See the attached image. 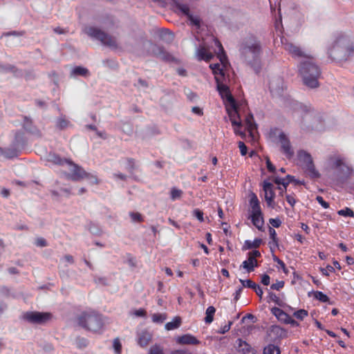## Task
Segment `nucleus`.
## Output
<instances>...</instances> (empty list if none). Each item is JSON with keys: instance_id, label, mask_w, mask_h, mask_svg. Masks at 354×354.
<instances>
[{"instance_id": "obj_24", "label": "nucleus", "mask_w": 354, "mask_h": 354, "mask_svg": "<svg viewBox=\"0 0 354 354\" xmlns=\"http://www.w3.org/2000/svg\"><path fill=\"white\" fill-rule=\"evenodd\" d=\"M241 266L247 270L248 272H251L254 271L255 267L258 266V263L257 259H254L253 257L248 256V259L244 261Z\"/></svg>"}, {"instance_id": "obj_18", "label": "nucleus", "mask_w": 354, "mask_h": 354, "mask_svg": "<svg viewBox=\"0 0 354 354\" xmlns=\"http://www.w3.org/2000/svg\"><path fill=\"white\" fill-rule=\"evenodd\" d=\"M271 313L274 315L277 319L284 324H287L290 316L285 313L283 310L277 307H273L271 308Z\"/></svg>"}, {"instance_id": "obj_56", "label": "nucleus", "mask_w": 354, "mask_h": 354, "mask_svg": "<svg viewBox=\"0 0 354 354\" xmlns=\"http://www.w3.org/2000/svg\"><path fill=\"white\" fill-rule=\"evenodd\" d=\"M239 148L242 156H245L247 154L248 148L243 142L240 141L239 142Z\"/></svg>"}, {"instance_id": "obj_58", "label": "nucleus", "mask_w": 354, "mask_h": 354, "mask_svg": "<svg viewBox=\"0 0 354 354\" xmlns=\"http://www.w3.org/2000/svg\"><path fill=\"white\" fill-rule=\"evenodd\" d=\"M269 223L274 227H279L281 225V221L279 218H270Z\"/></svg>"}, {"instance_id": "obj_30", "label": "nucleus", "mask_w": 354, "mask_h": 354, "mask_svg": "<svg viewBox=\"0 0 354 354\" xmlns=\"http://www.w3.org/2000/svg\"><path fill=\"white\" fill-rule=\"evenodd\" d=\"M49 161L57 165H64L65 163L68 164V161H71V160L62 158L59 155L54 153L50 155Z\"/></svg>"}, {"instance_id": "obj_43", "label": "nucleus", "mask_w": 354, "mask_h": 354, "mask_svg": "<svg viewBox=\"0 0 354 354\" xmlns=\"http://www.w3.org/2000/svg\"><path fill=\"white\" fill-rule=\"evenodd\" d=\"M69 124V121H68L64 118H59L57 121V127L59 129H66Z\"/></svg>"}, {"instance_id": "obj_2", "label": "nucleus", "mask_w": 354, "mask_h": 354, "mask_svg": "<svg viewBox=\"0 0 354 354\" xmlns=\"http://www.w3.org/2000/svg\"><path fill=\"white\" fill-rule=\"evenodd\" d=\"M75 321L80 327L94 333L100 331L104 325L103 316L92 308L82 311L76 316Z\"/></svg>"}, {"instance_id": "obj_40", "label": "nucleus", "mask_w": 354, "mask_h": 354, "mask_svg": "<svg viewBox=\"0 0 354 354\" xmlns=\"http://www.w3.org/2000/svg\"><path fill=\"white\" fill-rule=\"evenodd\" d=\"M272 259H273V261L274 262H276L279 266V267L281 268L283 272L287 274L288 273V270L286 268L285 263L282 260H281L279 257H277L276 255H273Z\"/></svg>"}, {"instance_id": "obj_33", "label": "nucleus", "mask_w": 354, "mask_h": 354, "mask_svg": "<svg viewBox=\"0 0 354 354\" xmlns=\"http://www.w3.org/2000/svg\"><path fill=\"white\" fill-rule=\"evenodd\" d=\"M263 354H281V351L277 346L270 344L264 348Z\"/></svg>"}, {"instance_id": "obj_64", "label": "nucleus", "mask_w": 354, "mask_h": 354, "mask_svg": "<svg viewBox=\"0 0 354 354\" xmlns=\"http://www.w3.org/2000/svg\"><path fill=\"white\" fill-rule=\"evenodd\" d=\"M171 354H192V353L187 350H174Z\"/></svg>"}, {"instance_id": "obj_26", "label": "nucleus", "mask_w": 354, "mask_h": 354, "mask_svg": "<svg viewBox=\"0 0 354 354\" xmlns=\"http://www.w3.org/2000/svg\"><path fill=\"white\" fill-rule=\"evenodd\" d=\"M246 129L249 132L250 136L254 137L253 131L257 129V124L254 121V118L252 114H249L245 118Z\"/></svg>"}, {"instance_id": "obj_3", "label": "nucleus", "mask_w": 354, "mask_h": 354, "mask_svg": "<svg viewBox=\"0 0 354 354\" xmlns=\"http://www.w3.org/2000/svg\"><path fill=\"white\" fill-rule=\"evenodd\" d=\"M299 73L306 86L315 88L319 86L318 80L321 75V70L312 56L300 62Z\"/></svg>"}, {"instance_id": "obj_21", "label": "nucleus", "mask_w": 354, "mask_h": 354, "mask_svg": "<svg viewBox=\"0 0 354 354\" xmlns=\"http://www.w3.org/2000/svg\"><path fill=\"white\" fill-rule=\"evenodd\" d=\"M269 234L271 239L269 241L268 245L271 252L273 253L274 250L279 247V239L277 238V232L275 230L271 227H269Z\"/></svg>"}, {"instance_id": "obj_1", "label": "nucleus", "mask_w": 354, "mask_h": 354, "mask_svg": "<svg viewBox=\"0 0 354 354\" xmlns=\"http://www.w3.org/2000/svg\"><path fill=\"white\" fill-rule=\"evenodd\" d=\"M327 53L334 61H346L354 55V42L344 32H337L333 35Z\"/></svg>"}, {"instance_id": "obj_55", "label": "nucleus", "mask_w": 354, "mask_h": 354, "mask_svg": "<svg viewBox=\"0 0 354 354\" xmlns=\"http://www.w3.org/2000/svg\"><path fill=\"white\" fill-rule=\"evenodd\" d=\"M316 201L324 208L327 209L329 207V203L325 201L322 196H317L316 197Z\"/></svg>"}, {"instance_id": "obj_27", "label": "nucleus", "mask_w": 354, "mask_h": 354, "mask_svg": "<svg viewBox=\"0 0 354 354\" xmlns=\"http://www.w3.org/2000/svg\"><path fill=\"white\" fill-rule=\"evenodd\" d=\"M262 243V239L256 238L254 241L246 240L244 243L243 249L250 250L252 248H258Z\"/></svg>"}, {"instance_id": "obj_19", "label": "nucleus", "mask_w": 354, "mask_h": 354, "mask_svg": "<svg viewBox=\"0 0 354 354\" xmlns=\"http://www.w3.org/2000/svg\"><path fill=\"white\" fill-rule=\"evenodd\" d=\"M152 339V335L145 330L138 334V344L140 346L146 347Z\"/></svg>"}, {"instance_id": "obj_62", "label": "nucleus", "mask_w": 354, "mask_h": 354, "mask_svg": "<svg viewBox=\"0 0 354 354\" xmlns=\"http://www.w3.org/2000/svg\"><path fill=\"white\" fill-rule=\"evenodd\" d=\"M186 95L190 101H194L197 97V95L191 90H188Z\"/></svg>"}, {"instance_id": "obj_10", "label": "nucleus", "mask_w": 354, "mask_h": 354, "mask_svg": "<svg viewBox=\"0 0 354 354\" xmlns=\"http://www.w3.org/2000/svg\"><path fill=\"white\" fill-rule=\"evenodd\" d=\"M232 109L227 110L228 114L230 117V120L232 122V126L236 127H234V133L236 134H239L241 136H243L245 134L239 131V128L241 127V121L240 119L239 114L238 113L236 104L235 103L234 106H231Z\"/></svg>"}, {"instance_id": "obj_12", "label": "nucleus", "mask_w": 354, "mask_h": 354, "mask_svg": "<svg viewBox=\"0 0 354 354\" xmlns=\"http://www.w3.org/2000/svg\"><path fill=\"white\" fill-rule=\"evenodd\" d=\"M283 45L285 50L295 58H302L303 60H306L308 57H311L303 51L299 47L292 43H283Z\"/></svg>"}, {"instance_id": "obj_48", "label": "nucleus", "mask_w": 354, "mask_h": 354, "mask_svg": "<svg viewBox=\"0 0 354 354\" xmlns=\"http://www.w3.org/2000/svg\"><path fill=\"white\" fill-rule=\"evenodd\" d=\"M286 199L287 202L290 205L291 207H294L297 203L295 194H289L286 195Z\"/></svg>"}, {"instance_id": "obj_54", "label": "nucleus", "mask_w": 354, "mask_h": 354, "mask_svg": "<svg viewBox=\"0 0 354 354\" xmlns=\"http://www.w3.org/2000/svg\"><path fill=\"white\" fill-rule=\"evenodd\" d=\"M187 17L193 25L199 26L200 19L198 17H194L191 13H189Z\"/></svg>"}, {"instance_id": "obj_4", "label": "nucleus", "mask_w": 354, "mask_h": 354, "mask_svg": "<svg viewBox=\"0 0 354 354\" xmlns=\"http://www.w3.org/2000/svg\"><path fill=\"white\" fill-rule=\"evenodd\" d=\"M298 161L304 169V172L310 178H318L320 174L315 169L311 155L304 150H300L297 152Z\"/></svg>"}, {"instance_id": "obj_28", "label": "nucleus", "mask_w": 354, "mask_h": 354, "mask_svg": "<svg viewBox=\"0 0 354 354\" xmlns=\"http://www.w3.org/2000/svg\"><path fill=\"white\" fill-rule=\"evenodd\" d=\"M209 67L212 70V73L215 76V80H216V77H220L221 79L225 78V74L223 68L221 67L220 64H210Z\"/></svg>"}, {"instance_id": "obj_61", "label": "nucleus", "mask_w": 354, "mask_h": 354, "mask_svg": "<svg viewBox=\"0 0 354 354\" xmlns=\"http://www.w3.org/2000/svg\"><path fill=\"white\" fill-rule=\"evenodd\" d=\"M32 124V121L28 120L27 118H25V120H24V127L25 129H26L27 131H31V126Z\"/></svg>"}, {"instance_id": "obj_39", "label": "nucleus", "mask_w": 354, "mask_h": 354, "mask_svg": "<svg viewBox=\"0 0 354 354\" xmlns=\"http://www.w3.org/2000/svg\"><path fill=\"white\" fill-rule=\"evenodd\" d=\"M308 315V311L304 309H299L293 313V316L299 320H303Z\"/></svg>"}, {"instance_id": "obj_23", "label": "nucleus", "mask_w": 354, "mask_h": 354, "mask_svg": "<svg viewBox=\"0 0 354 354\" xmlns=\"http://www.w3.org/2000/svg\"><path fill=\"white\" fill-rule=\"evenodd\" d=\"M197 56L199 60L209 62L213 58L212 53L209 52L205 47H200L197 50Z\"/></svg>"}, {"instance_id": "obj_37", "label": "nucleus", "mask_w": 354, "mask_h": 354, "mask_svg": "<svg viewBox=\"0 0 354 354\" xmlns=\"http://www.w3.org/2000/svg\"><path fill=\"white\" fill-rule=\"evenodd\" d=\"M183 195V191L181 189L173 187L170 192V197L172 201H176L180 198Z\"/></svg>"}, {"instance_id": "obj_47", "label": "nucleus", "mask_w": 354, "mask_h": 354, "mask_svg": "<svg viewBox=\"0 0 354 354\" xmlns=\"http://www.w3.org/2000/svg\"><path fill=\"white\" fill-rule=\"evenodd\" d=\"M127 169L130 173H132L136 168L135 160L133 158H129L127 159Z\"/></svg>"}, {"instance_id": "obj_49", "label": "nucleus", "mask_w": 354, "mask_h": 354, "mask_svg": "<svg viewBox=\"0 0 354 354\" xmlns=\"http://www.w3.org/2000/svg\"><path fill=\"white\" fill-rule=\"evenodd\" d=\"M113 348L116 354H121L122 344L118 339H115L113 341Z\"/></svg>"}, {"instance_id": "obj_16", "label": "nucleus", "mask_w": 354, "mask_h": 354, "mask_svg": "<svg viewBox=\"0 0 354 354\" xmlns=\"http://www.w3.org/2000/svg\"><path fill=\"white\" fill-rule=\"evenodd\" d=\"M176 342L181 345H197L200 343L199 340L191 334H185L178 337Z\"/></svg>"}, {"instance_id": "obj_31", "label": "nucleus", "mask_w": 354, "mask_h": 354, "mask_svg": "<svg viewBox=\"0 0 354 354\" xmlns=\"http://www.w3.org/2000/svg\"><path fill=\"white\" fill-rule=\"evenodd\" d=\"M215 44L219 49V53H218V57L219 58L221 64L223 66H225V62H227V56L225 53L224 48H223L221 43L218 40H216Z\"/></svg>"}, {"instance_id": "obj_34", "label": "nucleus", "mask_w": 354, "mask_h": 354, "mask_svg": "<svg viewBox=\"0 0 354 354\" xmlns=\"http://www.w3.org/2000/svg\"><path fill=\"white\" fill-rule=\"evenodd\" d=\"M73 75L87 76L89 75V71L87 68L82 66H76L71 71Z\"/></svg>"}, {"instance_id": "obj_29", "label": "nucleus", "mask_w": 354, "mask_h": 354, "mask_svg": "<svg viewBox=\"0 0 354 354\" xmlns=\"http://www.w3.org/2000/svg\"><path fill=\"white\" fill-rule=\"evenodd\" d=\"M216 313V308L214 306H209L205 311V317L204 321L206 324H209L214 320V316Z\"/></svg>"}, {"instance_id": "obj_36", "label": "nucleus", "mask_w": 354, "mask_h": 354, "mask_svg": "<svg viewBox=\"0 0 354 354\" xmlns=\"http://www.w3.org/2000/svg\"><path fill=\"white\" fill-rule=\"evenodd\" d=\"M148 354H165L163 348L157 344L151 346L149 350Z\"/></svg>"}, {"instance_id": "obj_6", "label": "nucleus", "mask_w": 354, "mask_h": 354, "mask_svg": "<svg viewBox=\"0 0 354 354\" xmlns=\"http://www.w3.org/2000/svg\"><path fill=\"white\" fill-rule=\"evenodd\" d=\"M261 52L260 43L254 37H250L246 40L241 48V53L246 59L249 58V55L251 54L252 58L255 60L259 57Z\"/></svg>"}, {"instance_id": "obj_38", "label": "nucleus", "mask_w": 354, "mask_h": 354, "mask_svg": "<svg viewBox=\"0 0 354 354\" xmlns=\"http://www.w3.org/2000/svg\"><path fill=\"white\" fill-rule=\"evenodd\" d=\"M314 297L317 300L322 302H328L329 301V297L321 291H316L314 292Z\"/></svg>"}, {"instance_id": "obj_8", "label": "nucleus", "mask_w": 354, "mask_h": 354, "mask_svg": "<svg viewBox=\"0 0 354 354\" xmlns=\"http://www.w3.org/2000/svg\"><path fill=\"white\" fill-rule=\"evenodd\" d=\"M68 165L72 166L69 174H66V178L73 181H80L84 178H87L90 174L87 173L82 167L74 163L72 160L68 161Z\"/></svg>"}, {"instance_id": "obj_59", "label": "nucleus", "mask_w": 354, "mask_h": 354, "mask_svg": "<svg viewBox=\"0 0 354 354\" xmlns=\"http://www.w3.org/2000/svg\"><path fill=\"white\" fill-rule=\"evenodd\" d=\"M261 282L264 285V286H268L270 284V277L268 274H264L261 276Z\"/></svg>"}, {"instance_id": "obj_9", "label": "nucleus", "mask_w": 354, "mask_h": 354, "mask_svg": "<svg viewBox=\"0 0 354 354\" xmlns=\"http://www.w3.org/2000/svg\"><path fill=\"white\" fill-rule=\"evenodd\" d=\"M223 79H221L220 77H216V82L217 91L222 99L225 100L231 106H234L235 100L233 97L229 87L223 83Z\"/></svg>"}, {"instance_id": "obj_45", "label": "nucleus", "mask_w": 354, "mask_h": 354, "mask_svg": "<svg viewBox=\"0 0 354 354\" xmlns=\"http://www.w3.org/2000/svg\"><path fill=\"white\" fill-rule=\"evenodd\" d=\"M239 281L242 284L243 287L249 288H252V289L255 288L256 283H254V281H252L250 279H247V280L239 279Z\"/></svg>"}, {"instance_id": "obj_60", "label": "nucleus", "mask_w": 354, "mask_h": 354, "mask_svg": "<svg viewBox=\"0 0 354 354\" xmlns=\"http://www.w3.org/2000/svg\"><path fill=\"white\" fill-rule=\"evenodd\" d=\"M253 290H254L256 294L261 299L263 294L262 288L258 284L256 283L255 288H254Z\"/></svg>"}, {"instance_id": "obj_14", "label": "nucleus", "mask_w": 354, "mask_h": 354, "mask_svg": "<svg viewBox=\"0 0 354 354\" xmlns=\"http://www.w3.org/2000/svg\"><path fill=\"white\" fill-rule=\"evenodd\" d=\"M334 168L338 169L344 178H348L353 174V169L349 166L344 164L343 160L340 158H337L333 163Z\"/></svg>"}, {"instance_id": "obj_22", "label": "nucleus", "mask_w": 354, "mask_h": 354, "mask_svg": "<svg viewBox=\"0 0 354 354\" xmlns=\"http://www.w3.org/2000/svg\"><path fill=\"white\" fill-rule=\"evenodd\" d=\"M173 4L175 11L178 14L187 16L190 13L189 6L187 4L180 3L179 0H173Z\"/></svg>"}, {"instance_id": "obj_50", "label": "nucleus", "mask_w": 354, "mask_h": 354, "mask_svg": "<svg viewBox=\"0 0 354 354\" xmlns=\"http://www.w3.org/2000/svg\"><path fill=\"white\" fill-rule=\"evenodd\" d=\"M268 298L270 301L274 302L277 305H281L279 297L274 292H270L268 294Z\"/></svg>"}, {"instance_id": "obj_53", "label": "nucleus", "mask_w": 354, "mask_h": 354, "mask_svg": "<svg viewBox=\"0 0 354 354\" xmlns=\"http://www.w3.org/2000/svg\"><path fill=\"white\" fill-rule=\"evenodd\" d=\"M35 243L38 247H46L48 245L46 239L43 237L37 238Z\"/></svg>"}, {"instance_id": "obj_35", "label": "nucleus", "mask_w": 354, "mask_h": 354, "mask_svg": "<svg viewBox=\"0 0 354 354\" xmlns=\"http://www.w3.org/2000/svg\"><path fill=\"white\" fill-rule=\"evenodd\" d=\"M167 318L165 313H154L151 316L152 322L154 323L162 324Z\"/></svg>"}, {"instance_id": "obj_7", "label": "nucleus", "mask_w": 354, "mask_h": 354, "mask_svg": "<svg viewBox=\"0 0 354 354\" xmlns=\"http://www.w3.org/2000/svg\"><path fill=\"white\" fill-rule=\"evenodd\" d=\"M50 313H41L37 311H28L23 314L22 319L33 324H44L52 319Z\"/></svg>"}, {"instance_id": "obj_25", "label": "nucleus", "mask_w": 354, "mask_h": 354, "mask_svg": "<svg viewBox=\"0 0 354 354\" xmlns=\"http://www.w3.org/2000/svg\"><path fill=\"white\" fill-rule=\"evenodd\" d=\"M250 218L252 224L259 230H261L264 224L263 214H251Z\"/></svg>"}, {"instance_id": "obj_41", "label": "nucleus", "mask_w": 354, "mask_h": 354, "mask_svg": "<svg viewBox=\"0 0 354 354\" xmlns=\"http://www.w3.org/2000/svg\"><path fill=\"white\" fill-rule=\"evenodd\" d=\"M286 183H288V185L290 183H294L295 185H305L304 180H299L295 178V176L291 175H287L286 176Z\"/></svg>"}, {"instance_id": "obj_13", "label": "nucleus", "mask_w": 354, "mask_h": 354, "mask_svg": "<svg viewBox=\"0 0 354 354\" xmlns=\"http://www.w3.org/2000/svg\"><path fill=\"white\" fill-rule=\"evenodd\" d=\"M281 143V151L285 154L287 158H291L294 156V151L292 149L290 142L284 133H281L279 136Z\"/></svg>"}, {"instance_id": "obj_51", "label": "nucleus", "mask_w": 354, "mask_h": 354, "mask_svg": "<svg viewBox=\"0 0 354 354\" xmlns=\"http://www.w3.org/2000/svg\"><path fill=\"white\" fill-rule=\"evenodd\" d=\"M193 214H194V216H196V218L200 222H203L204 221L203 212L201 210H200L198 209H196L194 210Z\"/></svg>"}, {"instance_id": "obj_11", "label": "nucleus", "mask_w": 354, "mask_h": 354, "mask_svg": "<svg viewBox=\"0 0 354 354\" xmlns=\"http://www.w3.org/2000/svg\"><path fill=\"white\" fill-rule=\"evenodd\" d=\"M263 189L265 192V200L268 207L274 208L275 192L273 185L267 181L263 182Z\"/></svg>"}, {"instance_id": "obj_5", "label": "nucleus", "mask_w": 354, "mask_h": 354, "mask_svg": "<svg viewBox=\"0 0 354 354\" xmlns=\"http://www.w3.org/2000/svg\"><path fill=\"white\" fill-rule=\"evenodd\" d=\"M86 33L91 37H93L102 42L105 46H107L112 48H117L118 44L116 39L101 30L94 28L89 27L86 29Z\"/></svg>"}, {"instance_id": "obj_17", "label": "nucleus", "mask_w": 354, "mask_h": 354, "mask_svg": "<svg viewBox=\"0 0 354 354\" xmlns=\"http://www.w3.org/2000/svg\"><path fill=\"white\" fill-rule=\"evenodd\" d=\"M238 351L243 354H257L256 351L245 341L238 339L236 341Z\"/></svg>"}, {"instance_id": "obj_32", "label": "nucleus", "mask_w": 354, "mask_h": 354, "mask_svg": "<svg viewBox=\"0 0 354 354\" xmlns=\"http://www.w3.org/2000/svg\"><path fill=\"white\" fill-rule=\"evenodd\" d=\"M181 324V319L180 317H176L171 322H167L165 324V329L171 330L178 328Z\"/></svg>"}, {"instance_id": "obj_46", "label": "nucleus", "mask_w": 354, "mask_h": 354, "mask_svg": "<svg viewBox=\"0 0 354 354\" xmlns=\"http://www.w3.org/2000/svg\"><path fill=\"white\" fill-rule=\"evenodd\" d=\"M129 216L134 222L141 223L143 221L142 216L138 212H130Z\"/></svg>"}, {"instance_id": "obj_20", "label": "nucleus", "mask_w": 354, "mask_h": 354, "mask_svg": "<svg viewBox=\"0 0 354 354\" xmlns=\"http://www.w3.org/2000/svg\"><path fill=\"white\" fill-rule=\"evenodd\" d=\"M250 206L251 208V214H261L262 213L261 206H260V202L258 199V197L255 194H252L251 195L250 201Z\"/></svg>"}, {"instance_id": "obj_15", "label": "nucleus", "mask_w": 354, "mask_h": 354, "mask_svg": "<svg viewBox=\"0 0 354 354\" xmlns=\"http://www.w3.org/2000/svg\"><path fill=\"white\" fill-rule=\"evenodd\" d=\"M151 54L155 57L166 62H169L173 59L172 56L169 53L165 51L162 47L158 45H153L151 48Z\"/></svg>"}, {"instance_id": "obj_42", "label": "nucleus", "mask_w": 354, "mask_h": 354, "mask_svg": "<svg viewBox=\"0 0 354 354\" xmlns=\"http://www.w3.org/2000/svg\"><path fill=\"white\" fill-rule=\"evenodd\" d=\"M337 214L343 216L354 217V212L349 207H345L344 209L339 210Z\"/></svg>"}, {"instance_id": "obj_52", "label": "nucleus", "mask_w": 354, "mask_h": 354, "mask_svg": "<svg viewBox=\"0 0 354 354\" xmlns=\"http://www.w3.org/2000/svg\"><path fill=\"white\" fill-rule=\"evenodd\" d=\"M232 325V322L229 321L227 324H225V326H222L220 328V330H218V333L225 334V333L228 332L230 330Z\"/></svg>"}, {"instance_id": "obj_44", "label": "nucleus", "mask_w": 354, "mask_h": 354, "mask_svg": "<svg viewBox=\"0 0 354 354\" xmlns=\"http://www.w3.org/2000/svg\"><path fill=\"white\" fill-rule=\"evenodd\" d=\"M272 181L277 185H281L285 187V189H287L288 183H286V178H280V177H274L272 178Z\"/></svg>"}, {"instance_id": "obj_63", "label": "nucleus", "mask_w": 354, "mask_h": 354, "mask_svg": "<svg viewBox=\"0 0 354 354\" xmlns=\"http://www.w3.org/2000/svg\"><path fill=\"white\" fill-rule=\"evenodd\" d=\"M192 111L194 114H196V115H198L199 116H201V115H203V111L202 109H201L198 106H193L192 109Z\"/></svg>"}, {"instance_id": "obj_57", "label": "nucleus", "mask_w": 354, "mask_h": 354, "mask_svg": "<svg viewBox=\"0 0 354 354\" xmlns=\"http://www.w3.org/2000/svg\"><path fill=\"white\" fill-rule=\"evenodd\" d=\"M284 286V281H280L277 283H272L270 286V288L272 290H279Z\"/></svg>"}]
</instances>
